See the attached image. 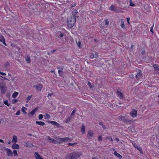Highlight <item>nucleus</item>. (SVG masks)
<instances>
[{"label": "nucleus", "instance_id": "nucleus-52", "mask_svg": "<svg viewBox=\"0 0 159 159\" xmlns=\"http://www.w3.org/2000/svg\"><path fill=\"white\" fill-rule=\"evenodd\" d=\"M153 26L151 27V29H150V31L151 32H152V33H153Z\"/></svg>", "mask_w": 159, "mask_h": 159}, {"label": "nucleus", "instance_id": "nucleus-34", "mask_svg": "<svg viewBox=\"0 0 159 159\" xmlns=\"http://www.w3.org/2000/svg\"><path fill=\"white\" fill-rule=\"evenodd\" d=\"M76 111V109H74V110L72 111V112H71V113L70 114V116H73L74 115V114H75V113Z\"/></svg>", "mask_w": 159, "mask_h": 159}, {"label": "nucleus", "instance_id": "nucleus-50", "mask_svg": "<svg viewBox=\"0 0 159 159\" xmlns=\"http://www.w3.org/2000/svg\"><path fill=\"white\" fill-rule=\"evenodd\" d=\"M129 77L131 79H132L134 78V75L133 74H131L129 76Z\"/></svg>", "mask_w": 159, "mask_h": 159}, {"label": "nucleus", "instance_id": "nucleus-13", "mask_svg": "<svg viewBox=\"0 0 159 159\" xmlns=\"http://www.w3.org/2000/svg\"><path fill=\"white\" fill-rule=\"evenodd\" d=\"M72 16L71 17H73L76 18V17H78L79 16L78 15V12L76 10H74L72 11Z\"/></svg>", "mask_w": 159, "mask_h": 159}, {"label": "nucleus", "instance_id": "nucleus-55", "mask_svg": "<svg viewBox=\"0 0 159 159\" xmlns=\"http://www.w3.org/2000/svg\"><path fill=\"white\" fill-rule=\"evenodd\" d=\"M59 36L60 37H62L64 36V34L62 33H61L59 34Z\"/></svg>", "mask_w": 159, "mask_h": 159}, {"label": "nucleus", "instance_id": "nucleus-59", "mask_svg": "<svg viewBox=\"0 0 159 159\" xmlns=\"http://www.w3.org/2000/svg\"><path fill=\"white\" fill-rule=\"evenodd\" d=\"M102 127L104 129H106V127L104 125H103L102 126Z\"/></svg>", "mask_w": 159, "mask_h": 159}, {"label": "nucleus", "instance_id": "nucleus-28", "mask_svg": "<svg viewBox=\"0 0 159 159\" xmlns=\"http://www.w3.org/2000/svg\"><path fill=\"white\" fill-rule=\"evenodd\" d=\"M18 94V93L15 92L12 94V97L13 98H16Z\"/></svg>", "mask_w": 159, "mask_h": 159}, {"label": "nucleus", "instance_id": "nucleus-43", "mask_svg": "<svg viewBox=\"0 0 159 159\" xmlns=\"http://www.w3.org/2000/svg\"><path fill=\"white\" fill-rule=\"evenodd\" d=\"M17 102H18V100L17 99H14L12 101V103L13 104H14L15 103H16Z\"/></svg>", "mask_w": 159, "mask_h": 159}, {"label": "nucleus", "instance_id": "nucleus-20", "mask_svg": "<svg viewBox=\"0 0 159 159\" xmlns=\"http://www.w3.org/2000/svg\"><path fill=\"white\" fill-rule=\"evenodd\" d=\"M35 156L36 159H43L40 155L37 152L35 153Z\"/></svg>", "mask_w": 159, "mask_h": 159}, {"label": "nucleus", "instance_id": "nucleus-4", "mask_svg": "<svg viewBox=\"0 0 159 159\" xmlns=\"http://www.w3.org/2000/svg\"><path fill=\"white\" fill-rule=\"evenodd\" d=\"M0 89L1 93L4 94L7 89L6 84L4 83H0Z\"/></svg>", "mask_w": 159, "mask_h": 159}, {"label": "nucleus", "instance_id": "nucleus-45", "mask_svg": "<svg viewBox=\"0 0 159 159\" xmlns=\"http://www.w3.org/2000/svg\"><path fill=\"white\" fill-rule=\"evenodd\" d=\"M88 84L91 89L92 87L91 83L89 82L88 81Z\"/></svg>", "mask_w": 159, "mask_h": 159}, {"label": "nucleus", "instance_id": "nucleus-57", "mask_svg": "<svg viewBox=\"0 0 159 159\" xmlns=\"http://www.w3.org/2000/svg\"><path fill=\"white\" fill-rule=\"evenodd\" d=\"M63 68H64V67L63 66H61V67L60 68V70H62H62H63Z\"/></svg>", "mask_w": 159, "mask_h": 159}, {"label": "nucleus", "instance_id": "nucleus-10", "mask_svg": "<svg viewBox=\"0 0 159 159\" xmlns=\"http://www.w3.org/2000/svg\"><path fill=\"white\" fill-rule=\"evenodd\" d=\"M130 114L133 118L136 117L137 116V111L135 109H133L132 111L130 113Z\"/></svg>", "mask_w": 159, "mask_h": 159}, {"label": "nucleus", "instance_id": "nucleus-24", "mask_svg": "<svg viewBox=\"0 0 159 159\" xmlns=\"http://www.w3.org/2000/svg\"><path fill=\"white\" fill-rule=\"evenodd\" d=\"M81 132L83 134H84L85 133V127L83 124L82 125Z\"/></svg>", "mask_w": 159, "mask_h": 159}, {"label": "nucleus", "instance_id": "nucleus-11", "mask_svg": "<svg viewBox=\"0 0 159 159\" xmlns=\"http://www.w3.org/2000/svg\"><path fill=\"white\" fill-rule=\"evenodd\" d=\"M98 53L96 51H93L91 54L90 57L91 59H93L97 57H98Z\"/></svg>", "mask_w": 159, "mask_h": 159}, {"label": "nucleus", "instance_id": "nucleus-60", "mask_svg": "<svg viewBox=\"0 0 159 159\" xmlns=\"http://www.w3.org/2000/svg\"><path fill=\"white\" fill-rule=\"evenodd\" d=\"M115 140L117 141H118L119 140V139L117 138V137H116V138H115Z\"/></svg>", "mask_w": 159, "mask_h": 159}, {"label": "nucleus", "instance_id": "nucleus-5", "mask_svg": "<svg viewBox=\"0 0 159 159\" xmlns=\"http://www.w3.org/2000/svg\"><path fill=\"white\" fill-rule=\"evenodd\" d=\"M61 138H57V139L55 140L54 139H52V140L51 141V142L54 143V144H56V143H62V141L61 139H61Z\"/></svg>", "mask_w": 159, "mask_h": 159}, {"label": "nucleus", "instance_id": "nucleus-29", "mask_svg": "<svg viewBox=\"0 0 159 159\" xmlns=\"http://www.w3.org/2000/svg\"><path fill=\"white\" fill-rule=\"evenodd\" d=\"M58 73L59 74V75L60 76L62 77L63 76L64 72L60 70H58Z\"/></svg>", "mask_w": 159, "mask_h": 159}, {"label": "nucleus", "instance_id": "nucleus-14", "mask_svg": "<svg viewBox=\"0 0 159 159\" xmlns=\"http://www.w3.org/2000/svg\"><path fill=\"white\" fill-rule=\"evenodd\" d=\"M38 109V107L35 108L31 112L28 114V116L29 117H30L33 116L35 112L37 111Z\"/></svg>", "mask_w": 159, "mask_h": 159}, {"label": "nucleus", "instance_id": "nucleus-48", "mask_svg": "<svg viewBox=\"0 0 159 159\" xmlns=\"http://www.w3.org/2000/svg\"><path fill=\"white\" fill-rule=\"evenodd\" d=\"M57 51V50H52L50 51V53H53L55 52H56Z\"/></svg>", "mask_w": 159, "mask_h": 159}, {"label": "nucleus", "instance_id": "nucleus-26", "mask_svg": "<svg viewBox=\"0 0 159 159\" xmlns=\"http://www.w3.org/2000/svg\"><path fill=\"white\" fill-rule=\"evenodd\" d=\"M109 9L110 10L113 11H116V10L115 7L113 5L111 6L109 8Z\"/></svg>", "mask_w": 159, "mask_h": 159}, {"label": "nucleus", "instance_id": "nucleus-31", "mask_svg": "<svg viewBox=\"0 0 159 159\" xmlns=\"http://www.w3.org/2000/svg\"><path fill=\"white\" fill-rule=\"evenodd\" d=\"M129 6L132 7H133L135 6V4L132 2L131 0H129Z\"/></svg>", "mask_w": 159, "mask_h": 159}, {"label": "nucleus", "instance_id": "nucleus-27", "mask_svg": "<svg viewBox=\"0 0 159 159\" xmlns=\"http://www.w3.org/2000/svg\"><path fill=\"white\" fill-rule=\"evenodd\" d=\"M25 110H27V108L24 107H22L21 109V111L24 114H27V112L25 111Z\"/></svg>", "mask_w": 159, "mask_h": 159}, {"label": "nucleus", "instance_id": "nucleus-54", "mask_svg": "<svg viewBox=\"0 0 159 159\" xmlns=\"http://www.w3.org/2000/svg\"><path fill=\"white\" fill-rule=\"evenodd\" d=\"M0 77H2V78H3L4 80H8V81L9 80H8V79H7L6 78H5V77H2V76H1V75H0Z\"/></svg>", "mask_w": 159, "mask_h": 159}, {"label": "nucleus", "instance_id": "nucleus-30", "mask_svg": "<svg viewBox=\"0 0 159 159\" xmlns=\"http://www.w3.org/2000/svg\"><path fill=\"white\" fill-rule=\"evenodd\" d=\"M25 60L28 63H30V57L27 56L25 59Z\"/></svg>", "mask_w": 159, "mask_h": 159}, {"label": "nucleus", "instance_id": "nucleus-33", "mask_svg": "<svg viewBox=\"0 0 159 159\" xmlns=\"http://www.w3.org/2000/svg\"><path fill=\"white\" fill-rule=\"evenodd\" d=\"M32 97V95H31L28 97L27 98V99L28 100L26 102H28V101L30 100L31 99V98Z\"/></svg>", "mask_w": 159, "mask_h": 159}, {"label": "nucleus", "instance_id": "nucleus-25", "mask_svg": "<svg viewBox=\"0 0 159 159\" xmlns=\"http://www.w3.org/2000/svg\"><path fill=\"white\" fill-rule=\"evenodd\" d=\"M36 124H38V125L42 126L45 125V123L42 121H36Z\"/></svg>", "mask_w": 159, "mask_h": 159}, {"label": "nucleus", "instance_id": "nucleus-64", "mask_svg": "<svg viewBox=\"0 0 159 159\" xmlns=\"http://www.w3.org/2000/svg\"><path fill=\"white\" fill-rule=\"evenodd\" d=\"M11 143V141H10V140H8V144H10Z\"/></svg>", "mask_w": 159, "mask_h": 159}, {"label": "nucleus", "instance_id": "nucleus-21", "mask_svg": "<svg viewBox=\"0 0 159 159\" xmlns=\"http://www.w3.org/2000/svg\"><path fill=\"white\" fill-rule=\"evenodd\" d=\"M5 39L3 36L0 35V41L2 42L4 45L6 46V44L5 42Z\"/></svg>", "mask_w": 159, "mask_h": 159}, {"label": "nucleus", "instance_id": "nucleus-41", "mask_svg": "<svg viewBox=\"0 0 159 159\" xmlns=\"http://www.w3.org/2000/svg\"><path fill=\"white\" fill-rule=\"evenodd\" d=\"M71 119V117H69L67 118L65 121L66 123H67Z\"/></svg>", "mask_w": 159, "mask_h": 159}, {"label": "nucleus", "instance_id": "nucleus-19", "mask_svg": "<svg viewBox=\"0 0 159 159\" xmlns=\"http://www.w3.org/2000/svg\"><path fill=\"white\" fill-rule=\"evenodd\" d=\"M134 146L137 149L139 150L140 152L141 153L142 150L140 146L134 144Z\"/></svg>", "mask_w": 159, "mask_h": 159}, {"label": "nucleus", "instance_id": "nucleus-9", "mask_svg": "<svg viewBox=\"0 0 159 159\" xmlns=\"http://www.w3.org/2000/svg\"><path fill=\"white\" fill-rule=\"evenodd\" d=\"M48 122L49 123H51L52 125L57 127H59L60 126V124L59 123L55 121L48 120Z\"/></svg>", "mask_w": 159, "mask_h": 159}, {"label": "nucleus", "instance_id": "nucleus-17", "mask_svg": "<svg viewBox=\"0 0 159 159\" xmlns=\"http://www.w3.org/2000/svg\"><path fill=\"white\" fill-rule=\"evenodd\" d=\"M116 93L120 98L122 99L123 98V93H121L119 89L117 90Z\"/></svg>", "mask_w": 159, "mask_h": 159}, {"label": "nucleus", "instance_id": "nucleus-1", "mask_svg": "<svg viewBox=\"0 0 159 159\" xmlns=\"http://www.w3.org/2000/svg\"><path fill=\"white\" fill-rule=\"evenodd\" d=\"M81 155V153L75 151L67 155L66 157L67 159H78Z\"/></svg>", "mask_w": 159, "mask_h": 159}, {"label": "nucleus", "instance_id": "nucleus-16", "mask_svg": "<svg viewBox=\"0 0 159 159\" xmlns=\"http://www.w3.org/2000/svg\"><path fill=\"white\" fill-rule=\"evenodd\" d=\"M11 148L14 149H17L19 148L20 147L18 144H16V143H15L12 145Z\"/></svg>", "mask_w": 159, "mask_h": 159}, {"label": "nucleus", "instance_id": "nucleus-53", "mask_svg": "<svg viewBox=\"0 0 159 159\" xmlns=\"http://www.w3.org/2000/svg\"><path fill=\"white\" fill-rule=\"evenodd\" d=\"M0 74L4 75H5L6 74L0 71Z\"/></svg>", "mask_w": 159, "mask_h": 159}, {"label": "nucleus", "instance_id": "nucleus-42", "mask_svg": "<svg viewBox=\"0 0 159 159\" xmlns=\"http://www.w3.org/2000/svg\"><path fill=\"white\" fill-rule=\"evenodd\" d=\"M20 110H19L17 111V112L16 113V115L18 116L20 114Z\"/></svg>", "mask_w": 159, "mask_h": 159}, {"label": "nucleus", "instance_id": "nucleus-7", "mask_svg": "<svg viewBox=\"0 0 159 159\" xmlns=\"http://www.w3.org/2000/svg\"><path fill=\"white\" fill-rule=\"evenodd\" d=\"M33 87L38 91H41L43 87L42 84H37L33 86Z\"/></svg>", "mask_w": 159, "mask_h": 159}, {"label": "nucleus", "instance_id": "nucleus-6", "mask_svg": "<svg viewBox=\"0 0 159 159\" xmlns=\"http://www.w3.org/2000/svg\"><path fill=\"white\" fill-rule=\"evenodd\" d=\"M60 139L61 140L62 143H63V142H70L73 139L71 138L65 137L61 138Z\"/></svg>", "mask_w": 159, "mask_h": 159}, {"label": "nucleus", "instance_id": "nucleus-39", "mask_svg": "<svg viewBox=\"0 0 159 159\" xmlns=\"http://www.w3.org/2000/svg\"><path fill=\"white\" fill-rule=\"evenodd\" d=\"M46 139L47 140H51V141L52 139L50 138L49 136H46Z\"/></svg>", "mask_w": 159, "mask_h": 159}, {"label": "nucleus", "instance_id": "nucleus-22", "mask_svg": "<svg viewBox=\"0 0 159 159\" xmlns=\"http://www.w3.org/2000/svg\"><path fill=\"white\" fill-rule=\"evenodd\" d=\"M114 154L120 159H121L122 157V156L119 153H118L116 151H115L114 152Z\"/></svg>", "mask_w": 159, "mask_h": 159}, {"label": "nucleus", "instance_id": "nucleus-32", "mask_svg": "<svg viewBox=\"0 0 159 159\" xmlns=\"http://www.w3.org/2000/svg\"><path fill=\"white\" fill-rule=\"evenodd\" d=\"M4 103L7 105L8 107H9L10 106V104L8 103V101L7 100H5L4 101Z\"/></svg>", "mask_w": 159, "mask_h": 159}, {"label": "nucleus", "instance_id": "nucleus-47", "mask_svg": "<svg viewBox=\"0 0 159 159\" xmlns=\"http://www.w3.org/2000/svg\"><path fill=\"white\" fill-rule=\"evenodd\" d=\"M54 94L53 93H49L48 94V97L49 96H52V95H54Z\"/></svg>", "mask_w": 159, "mask_h": 159}, {"label": "nucleus", "instance_id": "nucleus-15", "mask_svg": "<svg viewBox=\"0 0 159 159\" xmlns=\"http://www.w3.org/2000/svg\"><path fill=\"white\" fill-rule=\"evenodd\" d=\"M93 133L91 130H89L88 133L87 137L89 139H91L93 136Z\"/></svg>", "mask_w": 159, "mask_h": 159}, {"label": "nucleus", "instance_id": "nucleus-3", "mask_svg": "<svg viewBox=\"0 0 159 159\" xmlns=\"http://www.w3.org/2000/svg\"><path fill=\"white\" fill-rule=\"evenodd\" d=\"M118 118L119 120L126 123H130L132 121L131 120L128 119L126 118V116H120L118 117Z\"/></svg>", "mask_w": 159, "mask_h": 159}, {"label": "nucleus", "instance_id": "nucleus-51", "mask_svg": "<svg viewBox=\"0 0 159 159\" xmlns=\"http://www.w3.org/2000/svg\"><path fill=\"white\" fill-rule=\"evenodd\" d=\"M129 24V21L130 20V18L129 17H127L126 18Z\"/></svg>", "mask_w": 159, "mask_h": 159}, {"label": "nucleus", "instance_id": "nucleus-2", "mask_svg": "<svg viewBox=\"0 0 159 159\" xmlns=\"http://www.w3.org/2000/svg\"><path fill=\"white\" fill-rule=\"evenodd\" d=\"M76 18L73 17H70L68 18L67 20V24L68 27L69 28L73 27L76 22Z\"/></svg>", "mask_w": 159, "mask_h": 159}, {"label": "nucleus", "instance_id": "nucleus-23", "mask_svg": "<svg viewBox=\"0 0 159 159\" xmlns=\"http://www.w3.org/2000/svg\"><path fill=\"white\" fill-rule=\"evenodd\" d=\"M17 139L16 136L14 135L12 138V140L11 142L12 143H16L17 142Z\"/></svg>", "mask_w": 159, "mask_h": 159}, {"label": "nucleus", "instance_id": "nucleus-35", "mask_svg": "<svg viewBox=\"0 0 159 159\" xmlns=\"http://www.w3.org/2000/svg\"><path fill=\"white\" fill-rule=\"evenodd\" d=\"M120 26L122 28L124 29L125 28V24L123 22H121Z\"/></svg>", "mask_w": 159, "mask_h": 159}, {"label": "nucleus", "instance_id": "nucleus-46", "mask_svg": "<svg viewBox=\"0 0 159 159\" xmlns=\"http://www.w3.org/2000/svg\"><path fill=\"white\" fill-rule=\"evenodd\" d=\"M45 116L47 117L48 119H49L50 117V116L49 114H45Z\"/></svg>", "mask_w": 159, "mask_h": 159}, {"label": "nucleus", "instance_id": "nucleus-62", "mask_svg": "<svg viewBox=\"0 0 159 159\" xmlns=\"http://www.w3.org/2000/svg\"><path fill=\"white\" fill-rule=\"evenodd\" d=\"M0 142L3 143H4L3 141L0 139Z\"/></svg>", "mask_w": 159, "mask_h": 159}, {"label": "nucleus", "instance_id": "nucleus-61", "mask_svg": "<svg viewBox=\"0 0 159 159\" xmlns=\"http://www.w3.org/2000/svg\"><path fill=\"white\" fill-rule=\"evenodd\" d=\"M99 124L100 125H102L103 124V123H102V122H99Z\"/></svg>", "mask_w": 159, "mask_h": 159}, {"label": "nucleus", "instance_id": "nucleus-36", "mask_svg": "<svg viewBox=\"0 0 159 159\" xmlns=\"http://www.w3.org/2000/svg\"><path fill=\"white\" fill-rule=\"evenodd\" d=\"M13 153H14V156L15 157L17 155L18 153H17V151L16 150H14L13 151Z\"/></svg>", "mask_w": 159, "mask_h": 159}, {"label": "nucleus", "instance_id": "nucleus-58", "mask_svg": "<svg viewBox=\"0 0 159 159\" xmlns=\"http://www.w3.org/2000/svg\"><path fill=\"white\" fill-rule=\"evenodd\" d=\"M76 5V4L75 3V4H74L73 5H72L71 4V7H74Z\"/></svg>", "mask_w": 159, "mask_h": 159}, {"label": "nucleus", "instance_id": "nucleus-8", "mask_svg": "<svg viewBox=\"0 0 159 159\" xmlns=\"http://www.w3.org/2000/svg\"><path fill=\"white\" fill-rule=\"evenodd\" d=\"M4 149L7 151V154L8 157H11L13 156V152L11 150L7 148H4Z\"/></svg>", "mask_w": 159, "mask_h": 159}, {"label": "nucleus", "instance_id": "nucleus-44", "mask_svg": "<svg viewBox=\"0 0 159 159\" xmlns=\"http://www.w3.org/2000/svg\"><path fill=\"white\" fill-rule=\"evenodd\" d=\"M76 144V143H69L68 144V145L70 146H73L75 144Z\"/></svg>", "mask_w": 159, "mask_h": 159}, {"label": "nucleus", "instance_id": "nucleus-12", "mask_svg": "<svg viewBox=\"0 0 159 159\" xmlns=\"http://www.w3.org/2000/svg\"><path fill=\"white\" fill-rule=\"evenodd\" d=\"M142 77V71L140 70H139V72L136 74V78L137 79V80H139V79Z\"/></svg>", "mask_w": 159, "mask_h": 159}, {"label": "nucleus", "instance_id": "nucleus-37", "mask_svg": "<svg viewBox=\"0 0 159 159\" xmlns=\"http://www.w3.org/2000/svg\"><path fill=\"white\" fill-rule=\"evenodd\" d=\"M104 22H105V25H108L109 24V22L108 20H104Z\"/></svg>", "mask_w": 159, "mask_h": 159}, {"label": "nucleus", "instance_id": "nucleus-56", "mask_svg": "<svg viewBox=\"0 0 159 159\" xmlns=\"http://www.w3.org/2000/svg\"><path fill=\"white\" fill-rule=\"evenodd\" d=\"M26 146L27 147V146H29V145H26ZM29 146L30 147H32V146H33V144L32 143H31V144H30V145H29Z\"/></svg>", "mask_w": 159, "mask_h": 159}, {"label": "nucleus", "instance_id": "nucleus-38", "mask_svg": "<svg viewBox=\"0 0 159 159\" xmlns=\"http://www.w3.org/2000/svg\"><path fill=\"white\" fill-rule=\"evenodd\" d=\"M43 118V116L42 114H40L39 116V120H42Z\"/></svg>", "mask_w": 159, "mask_h": 159}, {"label": "nucleus", "instance_id": "nucleus-40", "mask_svg": "<svg viewBox=\"0 0 159 159\" xmlns=\"http://www.w3.org/2000/svg\"><path fill=\"white\" fill-rule=\"evenodd\" d=\"M76 43L77 44L78 46L79 47V48H80V45L81 44V42L80 41H79L78 42H77L76 41Z\"/></svg>", "mask_w": 159, "mask_h": 159}, {"label": "nucleus", "instance_id": "nucleus-49", "mask_svg": "<svg viewBox=\"0 0 159 159\" xmlns=\"http://www.w3.org/2000/svg\"><path fill=\"white\" fill-rule=\"evenodd\" d=\"M98 140L99 141H101L102 140V137L101 136H100L98 137Z\"/></svg>", "mask_w": 159, "mask_h": 159}, {"label": "nucleus", "instance_id": "nucleus-63", "mask_svg": "<svg viewBox=\"0 0 159 159\" xmlns=\"http://www.w3.org/2000/svg\"><path fill=\"white\" fill-rule=\"evenodd\" d=\"M133 47H134V45H133V44L132 43V44H131V48H132Z\"/></svg>", "mask_w": 159, "mask_h": 159}, {"label": "nucleus", "instance_id": "nucleus-18", "mask_svg": "<svg viewBox=\"0 0 159 159\" xmlns=\"http://www.w3.org/2000/svg\"><path fill=\"white\" fill-rule=\"evenodd\" d=\"M152 66L154 68V70L158 72L159 70V66L156 64H154Z\"/></svg>", "mask_w": 159, "mask_h": 159}]
</instances>
